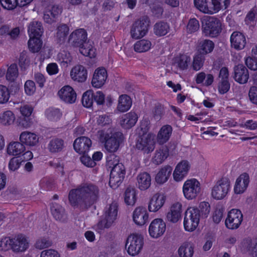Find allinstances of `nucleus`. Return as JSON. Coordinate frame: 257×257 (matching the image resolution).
<instances>
[{
	"instance_id": "nucleus-1",
	"label": "nucleus",
	"mask_w": 257,
	"mask_h": 257,
	"mask_svg": "<svg viewBox=\"0 0 257 257\" xmlns=\"http://www.w3.org/2000/svg\"><path fill=\"white\" fill-rule=\"evenodd\" d=\"M99 193V189L95 185L84 184L70 191L69 202L74 207L86 208L97 200Z\"/></svg>"
},
{
	"instance_id": "nucleus-2",
	"label": "nucleus",
	"mask_w": 257,
	"mask_h": 257,
	"mask_svg": "<svg viewBox=\"0 0 257 257\" xmlns=\"http://www.w3.org/2000/svg\"><path fill=\"white\" fill-rule=\"evenodd\" d=\"M97 135L100 142L103 144L105 149L110 153L116 152L124 140V136L121 133L115 132L111 128L100 130Z\"/></svg>"
},
{
	"instance_id": "nucleus-3",
	"label": "nucleus",
	"mask_w": 257,
	"mask_h": 257,
	"mask_svg": "<svg viewBox=\"0 0 257 257\" xmlns=\"http://www.w3.org/2000/svg\"><path fill=\"white\" fill-rule=\"evenodd\" d=\"M117 215V206L116 203H112L106 206L103 213V218L94 225L93 228L98 232H101L105 228L112 226Z\"/></svg>"
},
{
	"instance_id": "nucleus-4",
	"label": "nucleus",
	"mask_w": 257,
	"mask_h": 257,
	"mask_svg": "<svg viewBox=\"0 0 257 257\" xmlns=\"http://www.w3.org/2000/svg\"><path fill=\"white\" fill-rule=\"evenodd\" d=\"M194 3L199 11L209 15L216 14L227 8L222 0H194Z\"/></svg>"
},
{
	"instance_id": "nucleus-5",
	"label": "nucleus",
	"mask_w": 257,
	"mask_h": 257,
	"mask_svg": "<svg viewBox=\"0 0 257 257\" xmlns=\"http://www.w3.org/2000/svg\"><path fill=\"white\" fill-rule=\"evenodd\" d=\"M202 33L207 37H215L221 32V24L215 17L206 16L202 20Z\"/></svg>"
},
{
	"instance_id": "nucleus-6",
	"label": "nucleus",
	"mask_w": 257,
	"mask_h": 257,
	"mask_svg": "<svg viewBox=\"0 0 257 257\" xmlns=\"http://www.w3.org/2000/svg\"><path fill=\"white\" fill-rule=\"evenodd\" d=\"M200 219L199 210L195 207H188L183 219V226L185 231H194L198 226Z\"/></svg>"
},
{
	"instance_id": "nucleus-7",
	"label": "nucleus",
	"mask_w": 257,
	"mask_h": 257,
	"mask_svg": "<svg viewBox=\"0 0 257 257\" xmlns=\"http://www.w3.org/2000/svg\"><path fill=\"white\" fill-rule=\"evenodd\" d=\"M144 244L143 237L140 234L133 233L127 237L125 243V248L130 255L135 256L142 251Z\"/></svg>"
},
{
	"instance_id": "nucleus-8",
	"label": "nucleus",
	"mask_w": 257,
	"mask_h": 257,
	"mask_svg": "<svg viewBox=\"0 0 257 257\" xmlns=\"http://www.w3.org/2000/svg\"><path fill=\"white\" fill-rule=\"evenodd\" d=\"M7 153L12 156L21 157L24 160H30L33 158V154L31 151H26V148L22 142L12 141L9 143L6 149Z\"/></svg>"
},
{
	"instance_id": "nucleus-9",
	"label": "nucleus",
	"mask_w": 257,
	"mask_h": 257,
	"mask_svg": "<svg viewBox=\"0 0 257 257\" xmlns=\"http://www.w3.org/2000/svg\"><path fill=\"white\" fill-rule=\"evenodd\" d=\"M201 191V183L195 178L187 179L183 184V194L184 198L188 200L195 199Z\"/></svg>"
},
{
	"instance_id": "nucleus-10",
	"label": "nucleus",
	"mask_w": 257,
	"mask_h": 257,
	"mask_svg": "<svg viewBox=\"0 0 257 257\" xmlns=\"http://www.w3.org/2000/svg\"><path fill=\"white\" fill-rule=\"evenodd\" d=\"M230 190L229 180L226 178H223L218 180L212 187L211 196L216 200H222L226 197Z\"/></svg>"
},
{
	"instance_id": "nucleus-11",
	"label": "nucleus",
	"mask_w": 257,
	"mask_h": 257,
	"mask_svg": "<svg viewBox=\"0 0 257 257\" xmlns=\"http://www.w3.org/2000/svg\"><path fill=\"white\" fill-rule=\"evenodd\" d=\"M155 136L152 133H144L137 141L136 147L144 153H150L155 147Z\"/></svg>"
},
{
	"instance_id": "nucleus-12",
	"label": "nucleus",
	"mask_w": 257,
	"mask_h": 257,
	"mask_svg": "<svg viewBox=\"0 0 257 257\" xmlns=\"http://www.w3.org/2000/svg\"><path fill=\"white\" fill-rule=\"evenodd\" d=\"M109 165H112L111 161H108ZM125 170L124 166L120 163L116 162L113 164L110 174L109 185L111 188H115L122 182L124 178Z\"/></svg>"
},
{
	"instance_id": "nucleus-13",
	"label": "nucleus",
	"mask_w": 257,
	"mask_h": 257,
	"mask_svg": "<svg viewBox=\"0 0 257 257\" xmlns=\"http://www.w3.org/2000/svg\"><path fill=\"white\" fill-rule=\"evenodd\" d=\"M22 117L18 120V124L23 128H28L32 126L34 123L32 116L34 108L30 105L24 104L19 108Z\"/></svg>"
},
{
	"instance_id": "nucleus-14",
	"label": "nucleus",
	"mask_w": 257,
	"mask_h": 257,
	"mask_svg": "<svg viewBox=\"0 0 257 257\" xmlns=\"http://www.w3.org/2000/svg\"><path fill=\"white\" fill-rule=\"evenodd\" d=\"M167 196L161 192L153 194L150 197L148 203V210L150 212L156 213L161 210L166 203Z\"/></svg>"
},
{
	"instance_id": "nucleus-15",
	"label": "nucleus",
	"mask_w": 257,
	"mask_h": 257,
	"mask_svg": "<svg viewBox=\"0 0 257 257\" xmlns=\"http://www.w3.org/2000/svg\"><path fill=\"white\" fill-rule=\"evenodd\" d=\"M242 220L243 215L241 211L238 209L233 208L228 212L225 225L228 229H236L240 226Z\"/></svg>"
},
{
	"instance_id": "nucleus-16",
	"label": "nucleus",
	"mask_w": 257,
	"mask_h": 257,
	"mask_svg": "<svg viewBox=\"0 0 257 257\" xmlns=\"http://www.w3.org/2000/svg\"><path fill=\"white\" fill-rule=\"evenodd\" d=\"M166 229L165 222L161 218L154 219L149 226L148 232L150 236L155 239L162 236Z\"/></svg>"
},
{
	"instance_id": "nucleus-17",
	"label": "nucleus",
	"mask_w": 257,
	"mask_h": 257,
	"mask_svg": "<svg viewBox=\"0 0 257 257\" xmlns=\"http://www.w3.org/2000/svg\"><path fill=\"white\" fill-rule=\"evenodd\" d=\"M191 168L190 163L186 160H183L176 165L172 173L173 178L175 182L182 181L187 176Z\"/></svg>"
},
{
	"instance_id": "nucleus-18",
	"label": "nucleus",
	"mask_w": 257,
	"mask_h": 257,
	"mask_svg": "<svg viewBox=\"0 0 257 257\" xmlns=\"http://www.w3.org/2000/svg\"><path fill=\"white\" fill-rule=\"evenodd\" d=\"M149 26V22L147 20H140L135 22L131 29L132 38L139 39L144 37L148 32Z\"/></svg>"
},
{
	"instance_id": "nucleus-19",
	"label": "nucleus",
	"mask_w": 257,
	"mask_h": 257,
	"mask_svg": "<svg viewBox=\"0 0 257 257\" xmlns=\"http://www.w3.org/2000/svg\"><path fill=\"white\" fill-rule=\"evenodd\" d=\"M57 96L61 101L68 104L74 103L77 98L75 91L70 85L63 86L58 90Z\"/></svg>"
},
{
	"instance_id": "nucleus-20",
	"label": "nucleus",
	"mask_w": 257,
	"mask_h": 257,
	"mask_svg": "<svg viewBox=\"0 0 257 257\" xmlns=\"http://www.w3.org/2000/svg\"><path fill=\"white\" fill-rule=\"evenodd\" d=\"M182 204L181 202H175L171 204L166 214V220L172 223H177L181 218Z\"/></svg>"
},
{
	"instance_id": "nucleus-21",
	"label": "nucleus",
	"mask_w": 257,
	"mask_h": 257,
	"mask_svg": "<svg viewBox=\"0 0 257 257\" xmlns=\"http://www.w3.org/2000/svg\"><path fill=\"white\" fill-rule=\"evenodd\" d=\"M108 74L105 68L102 67L96 68L93 74L91 84L96 88H101L106 83Z\"/></svg>"
},
{
	"instance_id": "nucleus-22",
	"label": "nucleus",
	"mask_w": 257,
	"mask_h": 257,
	"mask_svg": "<svg viewBox=\"0 0 257 257\" xmlns=\"http://www.w3.org/2000/svg\"><path fill=\"white\" fill-rule=\"evenodd\" d=\"M70 77L74 81L82 83L87 79L88 71L84 66L77 64L70 70Z\"/></svg>"
},
{
	"instance_id": "nucleus-23",
	"label": "nucleus",
	"mask_w": 257,
	"mask_h": 257,
	"mask_svg": "<svg viewBox=\"0 0 257 257\" xmlns=\"http://www.w3.org/2000/svg\"><path fill=\"white\" fill-rule=\"evenodd\" d=\"M40 137L35 133L28 131L22 132L19 137V141L30 148L36 147L39 143Z\"/></svg>"
},
{
	"instance_id": "nucleus-24",
	"label": "nucleus",
	"mask_w": 257,
	"mask_h": 257,
	"mask_svg": "<svg viewBox=\"0 0 257 257\" xmlns=\"http://www.w3.org/2000/svg\"><path fill=\"white\" fill-rule=\"evenodd\" d=\"M149 217L148 210L144 207H137L133 212V220L135 224L139 226H142L147 223Z\"/></svg>"
},
{
	"instance_id": "nucleus-25",
	"label": "nucleus",
	"mask_w": 257,
	"mask_h": 257,
	"mask_svg": "<svg viewBox=\"0 0 257 257\" xmlns=\"http://www.w3.org/2000/svg\"><path fill=\"white\" fill-rule=\"evenodd\" d=\"M92 146V141L88 137H80L76 139L73 143L74 150L79 154L87 153Z\"/></svg>"
},
{
	"instance_id": "nucleus-26",
	"label": "nucleus",
	"mask_w": 257,
	"mask_h": 257,
	"mask_svg": "<svg viewBox=\"0 0 257 257\" xmlns=\"http://www.w3.org/2000/svg\"><path fill=\"white\" fill-rule=\"evenodd\" d=\"M87 40V33L83 29H79L73 31L69 36L68 41L74 47H80Z\"/></svg>"
},
{
	"instance_id": "nucleus-27",
	"label": "nucleus",
	"mask_w": 257,
	"mask_h": 257,
	"mask_svg": "<svg viewBox=\"0 0 257 257\" xmlns=\"http://www.w3.org/2000/svg\"><path fill=\"white\" fill-rule=\"evenodd\" d=\"M249 177L247 173L240 174L235 180L233 186L234 193L237 195L244 193L249 185Z\"/></svg>"
},
{
	"instance_id": "nucleus-28",
	"label": "nucleus",
	"mask_w": 257,
	"mask_h": 257,
	"mask_svg": "<svg viewBox=\"0 0 257 257\" xmlns=\"http://www.w3.org/2000/svg\"><path fill=\"white\" fill-rule=\"evenodd\" d=\"M12 250L14 252H24L29 246L27 238L22 234L18 235L12 238Z\"/></svg>"
},
{
	"instance_id": "nucleus-29",
	"label": "nucleus",
	"mask_w": 257,
	"mask_h": 257,
	"mask_svg": "<svg viewBox=\"0 0 257 257\" xmlns=\"http://www.w3.org/2000/svg\"><path fill=\"white\" fill-rule=\"evenodd\" d=\"M233 78L237 83L244 84L247 82L249 79L248 69L243 65H237L234 68Z\"/></svg>"
},
{
	"instance_id": "nucleus-30",
	"label": "nucleus",
	"mask_w": 257,
	"mask_h": 257,
	"mask_svg": "<svg viewBox=\"0 0 257 257\" xmlns=\"http://www.w3.org/2000/svg\"><path fill=\"white\" fill-rule=\"evenodd\" d=\"M172 173V168L169 165L161 167L156 173L155 176V183L159 185H162L166 183Z\"/></svg>"
},
{
	"instance_id": "nucleus-31",
	"label": "nucleus",
	"mask_w": 257,
	"mask_h": 257,
	"mask_svg": "<svg viewBox=\"0 0 257 257\" xmlns=\"http://www.w3.org/2000/svg\"><path fill=\"white\" fill-rule=\"evenodd\" d=\"M230 41L231 47L236 50L243 49L246 44L245 36L239 32H233L230 36Z\"/></svg>"
},
{
	"instance_id": "nucleus-32",
	"label": "nucleus",
	"mask_w": 257,
	"mask_h": 257,
	"mask_svg": "<svg viewBox=\"0 0 257 257\" xmlns=\"http://www.w3.org/2000/svg\"><path fill=\"white\" fill-rule=\"evenodd\" d=\"M138 119V115L135 112L131 111L121 116L119 124L123 128L130 129L135 125Z\"/></svg>"
},
{
	"instance_id": "nucleus-33",
	"label": "nucleus",
	"mask_w": 257,
	"mask_h": 257,
	"mask_svg": "<svg viewBox=\"0 0 257 257\" xmlns=\"http://www.w3.org/2000/svg\"><path fill=\"white\" fill-rule=\"evenodd\" d=\"M190 62V56L186 54H179L174 58L173 66L177 69L183 71L187 69Z\"/></svg>"
},
{
	"instance_id": "nucleus-34",
	"label": "nucleus",
	"mask_w": 257,
	"mask_h": 257,
	"mask_svg": "<svg viewBox=\"0 0 257 257\" xmlns=\"http://www.w3.org/2000/svg\"><path fill=\"white\" fill-rule=\"evenodd\" d=\"M152 183L150 175L146 172L140 173L137 177V185L141 191H146L148 189Z\"/></svg>"
},
{
	"instance_id": "nucleus-35",
	"label": "nucleus",
	"mask_w": 257,
	"mask_h": 257,
	"mask_svg": "<svg viewBox=\"0 0 257 257\" xmlns=\"http://www.w3.org/2000/svg\"><path fill=\"white\" fill-rule=\"evenodd\" d=\"M172 134V128L170 125H165L159 130L157 136V141L159 144H164L168 142Z\"/></svg>"
},
{
	"instance_id": "nucleus-36",
	"label": "nucleus",
	"mask_w": 257,
	"mask_h": 257,
	"mask_svg": "<svg viewBox=\"0 0 257 257\" xmlns=\"http://www.w3.org/2000/svg\"><path fill=\"white\" fill-rule=\"evenodd\" d=\"M30 38H40L43 33L42 23L37 21L31 22L28 28Z\"/></svg>"
},
{
	"instance_id": "nucleus-37",
	"label": "nucleus",
	"mask_w": 257,
	"mask_h": 257,
	"mask_svg": "<svg viewBox=\"0 0 257 257\" xmlns=\"http://www.w3.org/2000/svg\"><path fill=\"white\" fill-rule=\"evenodd\" d=\"M194 245L191 242L182 243L178 249L179 257H193L194 253Z\"/></svg>"
},
{
	"instance_id": "nucleus-38",
	"label": "nucleus",
	"mask_w": 257,
	"mask_h": 257,
	"mask_svg": "<svg viewBox=\"0 0 257 257\" xmlns=\"http://www.w3.org/2000/svg\"><path fill=\"white\" fill-rule=\"evenodd\" d=\"M16 120L14 113L10 110H5L0 113V125L8 127L13 125Z\"/></svg>"
},
{
	"instance_id": "nucleus-39",
	"label": "nucleus",
	"mask_w": 257,
	"mask_h": 257,
	"mask_svg": "<svg viewBox=\"0 0 257 257\" xmlns=\"http://www.w3.org/2000/svg\"><path fill=\"white\" fill-rule=\"evenodd\" d=\"M118 103L116 110L120 112H124L128 111L132 105L131 98L126 94H122L118 98Z\"/></svg>"
},
{
	"instance_id": "nucleus-40",
	"label": "nucleus",
	"mask_w": 257,
	"mask_h": 257,
	"mask_svg": "<svg viewBox=\"0 0 257 257\" xmlns=\"http://www.w3.org/2000/svg\"><path fill=\"white\" fill-rule=\"evenodd\" d=\"M214 48V44L210 40H201L198 42V50L202 55L211 53Z\"/></svg>"
},
{
	"instance_id": "nucleus-41",
	"label": "nucleus",
	"mask_w": 257,
	"mask_h": 257,
	"mask_svg": "<svg viewBox=\"0 0 257 257\" xmlns=\"http://www.w3.org/2000/svg\"><path fill=\"white\" fill-rule=\"evenodd\" d=\"M79 52L84 56L90 58H95L96 56V50L90 41H87L79 47Z\"/></svg>"
},
{
	"instance_id": "nucleus-42",
	"label": "nucleus",
	"mask_w": 257,
	"mask_h": 257,
	"mask_svg": "<svg viewBox=\"0 0 257 257\" xmlns=\"http://www.w3.org/2000/svg\"><path fill=\"white\" fill-rule=\"evenodd\" d=\"M124 201L127 205L133 206L137 200V191L132 187H127L123 195Z\"/></svg>"
},
{
	"instance_id": "nucleus-43",
	"label": "nucleus",
	"mask_w": 257,
	"mask_h": 257,
	"mask_svg": "<svg viewBox=\"0 0 257 257\" xmlns=\"http://www.w3.org/2000/svg\"><path fill=\"white\" fill-rule=\"evenodd\" d=\"M56 60L62 67H67L72 63L73 57L69 52L62 50L58 53Z\"/></svg>"
},
{
	"instance_id": "nucleus-44",
	"label": "nucleus",
	"mask_w": 257,
	"mask_h": 257,
	"mask_svg": "<svg viewBox=\"0 0 257 257\" xmlns=\"http://www.w3.org/2000/svg\"><path fill=\"white\" fill-rule=\"evenodd\" d=\"M168 156V148L166 146H163L156 151L153 158V161L156 164H160L162 163Z\"/></svg>"
},
{
	"instance_id": "nucleus-45",
	"label": "nucleus",
	"mask_w": 257,
	"mask_h": 257,
	"mask_svg": "<svg viewBox=\"0 0 257 257\" xmlns=\"http://www.w3.org/2000/svg\"><path fill=\"white\" fill-rule=\"evenodd\" d=\"M69 27L65 24L59 25L56 29L55 38L58 43H64L69 33Z\"/></svg>"
},
{
	"instance_id": "nucleus-46",
	"label": "nucleus",
	"mask_w": 257,
	"mask_h": 257,
	"mask_svg": "<svg viewBox=\"0 0 257 257\" xmlns=\"http://www.w3.org/2000/svg\"><path fill=\"white\" fill-rule=\"evenodd\" d=\"M51 210L52 214L56 220L64 221L67 219L65 210L61 205L53 204Z\"/></svg>"
},
{
	"instance_id": "nucleus-47",
	"label": "nucleus",
	"mask_w": 257,
	"mask_h": 257,
	"mask_svg": "<svg viewBox=\"0 0 257 257\" xmlns=\"http://www.w3.org/2000/svg\"><path fill=\"white\" fill-rule=\"evenodd\" d=\"M45 115L50 121H57L61 118L62 112L58 108L50 107L46 110Z\"/></svg>"
},
{
	"instance_id": "nucleus-48",
	"label": "nucleus",
	"mask_w": 257,
	"mask_h": 257,
	"mask_svg": "<svg viewBox=\"0 0 257 257\" xmlns=\"http://www.w3.org/2000/svg\"><path fill=\"white\" fill-rule=\"evenodd\" d=\"M152 47L151 41L146 39H143L137 41L134 45V50L138 53H143L148 51Z\"/></svg>"
},
{
	"instance_id": "nucleus-49",
	"label": "nucleus",
	"mask_w": 257,
	"mask_h": 257,
	"mask_svg": "<svg viewBox=\"0 0 257 257\" xmlns=\"http://www.w3.org/2000/svg\"><path fill=\"white\" fill-rule=\"evenodd\" d=\"M64 147L63 140L59 138L52 139L48 145V149L52 153H56L61 151Z\"/></svg>"
},
{
	"instance_id": "nucleus-50",
	"label": "nucleus",
	"mask_w": 257,
	"mask_h": 257,
	"mask_svg": "<svg viewBox=\"0 0 257 257\" xmlns=\"http://www.w3.org/2000/svg\"><path fill=\"white\" fill-rule=\"evenodd\" d=\"M19 75L18 66L15 64L11 65L8 68L6 74V80L9 82L16 81Z\"/></svg>"
},
{
	"instance_id": "nucleus-51",
	"label": "nucleus",
	"mask_w": 257,
	"mask_h": 257,
	"mask_svg": "<svg viewBox=\"0 0 257 257\" xmlns=\"http://www.w3.org/2000/svg\"><path fill=\"white\" fill-rule=\"evenodd\" d=\"M42 47V41L40 38H30L28 41L29 50L33 53L38 52Z\"/></svg>"
},
{
	"instance_id": "nucleus-52",
	"label": "nucleus",
	"mask_w": 257,
	"mask_h": 257,
	"mask_svg": "<svg viewBox=\"0 0 257 257\" xmlns=\"http://www.w3.org/2000/svg\"><path fill=\"white\" fill-rule=\"evenodd\" d=\"M205 61L204 57L199 53L195 54L193 58V61L191 66L195 71H199L201 69L204 64Z\"/></svg>"
},
{
	"instance_id": "nucleus-53",
	"label": "nucleus",
	"mask_w": 257,
	"mask_h": 257,
	"mask_svg": "<svg viewBox=\"0 0 257 257\" xmlns=\"http://www.w3.org/2000/svg\"><path fill=\"white\" fill-rule=\"evenodd\" d=\"M169 30V26L165 22H159L154 26V32L159 36H164L167 34Z\"/></svg>"
},
{
	"instance_id": "nucleus-54",
	"label": "nucleus",
	"mask_w": 257,
	"mask_h": 257,
	"mask_svg": "<svg viewBox=\"0 0 257 257\" xmlns=\"http://www.w3.org/2000/svg\"><path fill=\"white\" fill-rule=\"evenodd\" d=\"M93 103V93L91 90L85 92L82 98V103L86 108H90Z\"/></svg>"
},
{
	"instance_id": "nucleus-55",
	"label": "nucleus",
	"mask_w": 257,
	"mask_h": 257,
	"mask_svg": "<svg viewBox=\"0 0 257 257\" xmlns=\"http://www.w3.org/2000/svg\"><path fill=\"white\" fill-rule=\"evenodd\" d=\"M10 98V92L7 86L0 84V104L7 103Z\"/></svg>"
},
{
	"instance_id": "nucleus-56",
	"label": "nucleus",
	"mask_w": 257,
	"mask_h": 257,
	"mask_svg": "<svg viewBox=\"0 0 257 257\" xmlns=\"http://www.w3.org/2000/svg\"><path fill=\"white\" fill-rule=\"evenodd\" d=\"M23 158L13 157L11 158L8 164V169L10 172H15L18 170L22 162L24 161Z\"/></svg>"
},
{
	"instance_id": "nucleus-57",
	"label": "nucleus",
	"mask_w": 257,
	"mask_h": 257,
	"mask_svg": "<svg viewBox=\"0 0 257 257\" xmlns=\"http://www.w3.org/2000/svg\"><path fill=\"white\" fill-rule=\"evenodd\" d=\"M12 238L3 237L0 239V251H6L12 249Z\"/></svg>"
},
{
	"instance_id": "nucleus-58",
	"label": "nucleus",
	"mask_w": 257,
	"mask_h": 257,
	"mask_svg": "<svg viewBox=\"0 0 257 257\" xmlns=\"http://www.w3.org/2000/svg\"><path fill=\"white\" fill-rule=\"evenodd\" d=\"M197 210L199 211L200 215L203 217H207L210 211V204L207 202L203 201L200 203Z\"/></svg>"
},
{
	"instance_id": "nucleus-59",
	"label": "nucleus",
	"mask_w": 257,
	"mask_h": 257,
	"mask_svg": "<svg viewBox=\"0 0 257 257\" xmlns=\"http://www.w3.org/2000/svg\"><path fill=\"white\" fill-rule=\"evenodd\" d=\"M200 28L198 21L195 19H191L187 26V32L188 33L192 34L197 32Z\"/></svg>"
},
{
	"instance_id": "nucleus-60",
	"label": "nucleus",
	"mask_w": 257,
	"mask_h": 257,
	"mask_svg": "<svg viewBox=\"0 0 257 257\" xmlns=\"http://www.w3.org/2000/svg\"><path fill=\"white\" fill-rule=\"evenodd\" d=\"M96 122L99 126H104L111 124L112 121L108 115L104 114L96 116Z\"/></svg>"
},
{
	"instance_id": "nucleus-61",
	"label": "nucleus",
	"mask_w": 257,
	"mask_h": 257,
	"mask_svg": "<svg viewBox=\"0 0 257 257\" xmlns=\"http://www.w3.org/2000/svg\"><path fill=\"white\" fill-rule=\"evenodd\" d=\"M36 87L35 82L31 80H27L24 84V91L27 95H33L36 92Z\"/></svg>"
},
{
	"instance_id": "nucleus-62",
	"label": "nucleus",
	"mask_w": 257,
	"mask_h": 257,
	"mask_svg": "<svg viewBox=\"0 0 257 257\" xmlns=\"http://www.w3.org/2000/svg\"><path fill=\"white\" fill-rule=\"evenodd\" d=\"M2 7L9 10L14 9L19 5V0H0Z\"/></svg>"
},
{
	"instance_id": "nucleus-63",
	"label": "nucleus",
	"mask_w": 257,
	"mask_h": 257,
	"mask_svg": "<svg viewBox=\"0 0 257 257\" xmlns=\"http://www.w3.org/2000/svg\"><path fill=\"white\" fill-rule=\"evenodd\" d=\"M245 64L247 67L252 71L257 70V59L253 57L248 56L245 58Z\"/></svg>"
},
{
	"instance_id": "nucleus-64",
	"label": "nucleus",
	"mask_w": 257,
	"mask_h": 257,
	"mask_svg": "<svg viewBox=\"0 0 257 257\" xmlns=\"http://www.w3.org/2000/svg\"><path fill=\"white\" fill-rule=\"evenodd\" d=\"M40 257H60V254L56 250L48 249L41 252Z\"/></svg>"
}]
</instances>
